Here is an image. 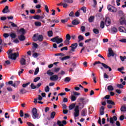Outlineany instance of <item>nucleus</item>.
<instances>
[{"label": "nucleus", "instance_id": "nucleus-1", "mask_svg": "<svg viewBox=\"0 0 126 126\" xmlns=\"http://www.w3.org/2000/svg\"><path fill=\"white\" fill-rule=\"evenodd\" d=\"M78 100L79 102L82 103V104L81 103H79V106L82 105V107H80L81 109H82V108L84 107V105H85V104H87V103L89 102V99L86 97H80L78 98Z\"/></svg>", "mask_w": 126, "mask_h": 126}, {"label": "nucleus", "instance_id": "nucleus-2", "mask_svg": "<svg viewBox=\"0 0 126 126\" xmlns=\"http://www.w3.org/2000/svg\"><path fill=\"white\" fill-rule=\"evenodd\" d=\"M99 63L100 64H101V65H102L104 67V68H105V69H107L108 68L109 71H112V68H111V67L108 66V65H107L106 64H105L104 63H101L100 61L95 62L94 63L92 64L91 66H94L96 65V64H98Z\"/></svg>", "mask_w": 126, "mask_h": 126}, {"label": "nucleus", "instance_id": "nucleus-3", "mask_svg": "<svg viewBox=\"0 0 126 126\" xmlns=\"http://www.w3.org/2000/svg\"><path fill=\"white\" fill-rule=\"evenodd\" d=\"M12 53V50H11L9 52V53H8L9 56L8 57V59L15 60H16V58H17V57H19V53L18 52H17L16 53L11 54Z\"/></svg>", "mask_w": 126, "mask_h": 126}, {"label": "nucleus", "instance_id": "nucleus-4", "mask_svg": "<svg viewBox=\"0 0 126 126\" xmlns=\"http://www.w3.org/2000/svg\"><path fill=\"white\" fill-rule=\"evenodd\" d=\"M51 41L54 43H56L57 44H61V43L63 42V39L62 38H60V36H57L56 37L52 38Z\"/></svg>", "mask_w": 126, "mask_h": 126}, {"label": "nucleus", "instance_id": "nucleus-5", "mask_svg": "<svg viewBox=\"0 0 126 126\" xmlns=\"http://www.w3.org/2000/svg\"><path fill=\"white\" fill-rule=\"evenodd\" d=\"M32 116L33 119H38L40 118L39 117V114H38V110H37V109L36 108H33L32 109Z\"/></svg>", "mask_w": 126, "mask_h": 126}, {"label": "nucleus", "instance_id": "nucleus-6", "mask_svg": "<svg viewBox=\"0 0 126 126\" xmlns=\"http://www.w3.org/2000/svg\"><path fill=\"white\" fill-rule=\"evenodd\" d=\"M70 39H71V37L70 36V35L69 34H67L65 36V40L64 41V44L66 46H67V45H69V43H70Z\"/></svg>", "mask_w": 126, "mask_h": 126}, {"label": "nucleus", "instance_id": "nucleus-7", "mask_svg": "<svg viewBox=\"0 0 126 126\" xmlns=\"http://www.w3.org/2000/svg\"><path fill=\"white\" fill-rule=\"evenodd\" d=\"M79 116V106L77 105L75 106L74 109V117L75 118Z\"/></svg>", "mask_w": 126, "mask_h": 126}, {"label": "nucleus", "instance_id": "nucleus-8", "mask_svg": "<svg viewBox=\"0 0 126 126\" xmlns=\"http://www.w3.org/2000/svg\"><path fill=\"white\" fill-rule=\"evenodd\" d=\"M108 52H109V54L108 55V58H111V57H115V53H114V51L112 50V48H109L108 49Z\"/></svg>", "mask_w": 126, "mask_h": 126}, {"label": "nucleus", "instance_id": "nucleus-9", "mask_svg": "<svg viewBox=\"0 0 126 126\" xmlns=\"http://www.w3.org/2000/svg\"><path fill=\"white\" fill-rule=\"evenodd\" d=\"M77 46H78V44L77 43L72 44L70 46V48H71L70 51L72 52H75V49L77 48Z\"/></svg>", "mask_w": 126, "mask_h": 126}, {"label": "nucleus", "instance_id": "nucleus-10", "mask_svg": "<svg viewBox=\"0 0 126 126\" xmlns=\"http://www.w3.org/2000/svg\"><path fill=\"white\" fill-rule=\"evenodd\" d=\"M58 79H59V76H58V75H54L50 77V80L51 81H57Z\"/></svg>", "mask_w": 126, "mask_h": 126}, {"label": "nucleus", "instance_id": "nucleus-11", "mask_svg": "<svg viewBox=\"0 0 126 126\" xmlns=\"http://www.w3.org/2000/svg\"><path fill=\"white\" fill-rule=\"evenodd\" d=\"M114 121H115V122H116V121H118V118L116 116H114L113 117H111L110 118L109 122L110 124L114 125V124H115V122Z\"/></svg>", "mask_w": 126, "mask_h": 126}, {"label": "nucleus", "instance_id": "nucleus-12", "mask_svg": "<svg viewBox=\"0 0 126 126\" xmlns=\"http://www.w3.org/2000/svg\"><path fill=\"white\" fill-rule=\"evenodd\" d=\"M106 26H110L111 25V19L109 17H106L105 21Z\"/></svg>", "mask_w": 126, "mask_h": 126}, {"label": "nucleus", "instance_id": "nucleus-13", "mask_svg": "<svg viewBox=\"0 0 126 126\" xmlns=\"http://www.w3.org/2000/svg\"><path fill=\"white\" fill-rule=\"evenodd\" d=\"M39 37V33H35L33 35L32 37V40L34 42H36V41H38V38Z\"/></svg>", "mask_w": 126, "mask_h": 126}, {"label": "nucleus", "instance_id": "nucleus-14", "mask_svg": "<svg viewBox=\"0 0 126 126\" xmlns=\"http://www.w3.org/2000/svg\"><path fill=\"white\" fill-rule=\"evenodd\" d=\"M45 18V15L43 14V15L40 16L39 15H36V16L34 17L37 20H40V19H44Z\"/></svg>", "mask_w": 126, "mask_h": 126}, {"label": "nucleus", "instance_id": "nucleus-15", "mask_svg": "<svg viewBox=\"0 0 126 126\" xmlns=\"http://www.w3.org/2000/svg\"><path fill=\"white\" fill-rule=\"evenodd\" d=\"M18 38L20 41H25V39H26V37H25V36H24V34H21L18 36Z\"/></svg>", "mask_w": 126, "mask_h": 126}, {"label": "nucleus", "instance_id": "nucleus-16", "mask_svg": "<svg viewBox=\"0 0 126 126\" xmlns=\"http://www.w3.org/2000/svg\"><path fill=\"white\" fill-rule=\"evenodd\" d=\"M125 17H121L120 19V24L121 25H124V24H125L126 25V20H124Z\"/></svg>", "mask_w": 126, "mask_h": 126}, {"label": "nucleus", "instance_id": "nucleus-17", "mask_svg": "<svg viewBox=\"0 0 126 126\" xmlns=\"http://www.w3.org/2000/svg\"><path fill=\"white\" fill-rule=\"evenodd\" d=\"M104 110H105V107H104V106H101L99 110V114H100V116H103V115H104Z\"/></svg>", "mask_w": 126, "mask_h": 126}, {"label": "nucleus", "instance_id": "nucleus-18", "mask_svg": "<svg viewBox=\"0 0 126 126\" xmlns=\"http://www.w3.org/2000/svg\"><path fill=\"white\" fill-rule=\"evenodd\" d=\"M21 65H25L26 64V60L24 58H22L20 60Z\"/></svg>", "mask_w": 126, "mask_h": 126}, {"label": "nucleus", "instance_id": "nucleus-19", "mask_svg": "<svg viewBox=\"0 0 126 126\" xmlns=\"http://www.w3.org/2000/svg\"><path fill=\"white\" fill-rule=\"evenodd\" d=\"M2 12L3 13H7V12H9V10H8V6H5L2 10Z\"/></svg>", "mask_w": 126, "mask_h": 126}, {"label": "nucleus", "instance_id": "nucleus-20", "mask_svg": "<svg viewBox=\"0 0 126 126\" xmlns=\"http://www.w3.org/2000/svg\"><path fill=\"white\" fill-rule=\"evenodd\" d=\"M87 114V110L85 109L82 111L81 116H82L83 117H86Z\"/></svg>", "mask_w": 126, "mask_h": 126}, {"label": "nucleus", "instance_id": "nucleus-21", "mask_svg": "<svg viewBox=\"0 0 126 126\" xmlns=\"http://www.w3.org/2000/svg\"><path fill=\"white\" fill-rule=\"evenodd\" d=\"M119 31L120 32H123L124 33H126V30L124 28V27H119Z\"/></svg>", "mask_w": 126, "mask_h": 126}, {"label": "nucleus", "instance_id": "nucleus-22", "mask_svg": "<svg viewBox=\"0 0 126 126\" xmlns=\"http://www.w3.org/2000/svg\"><path fill=\"white\" fill-rule=\"evenodd\" d=\"M75 103H72L69 106V110L71 111V110H73L74 108H75Z\"/></svg>", "mask_w": 126, "mask_h": 126}, {"label": "nucleus", "instance_id": "nucleus-23", "mask_svg": "<svg viewBox=\"0 0 126 126\" xmlns=\"http://www.w3.org/2000/svg\"><path fill=\"white\" fill-rule=\"evenodd\" d=\"M27 93V91L24 88H22L20 90V94H25Z\"/></svg>", "mask_w": 126, "mask_h": 126}, {"label": "nucleus", "instance_id": "nucleus-24", "mask_svg": "<svg viewBox=\"0 0 126 126\" xmlns=\"http://www.w3.org/2000/svg\"><path fill=\"white\" fill-rule=\"evenodd\" d=\"M72 24H73V25H78V24H79V21L75 19L72 21Z\"/></svg>", "mask_w": 126, "mask_h": 126}, {"label": "nucleus", "instance_id": "nucleus-25", "mask_svg": "<svg viewBox=\"0 0 126 126\" xmlns=\"http://www.w3.org/2000/svg\"><path fill=\"white\" fill-rule=\"evenodd\" d=\"M55 117H56V112L53 111L50 114V118L53 120L55 119Z\"/></svg>", "mask_w": 126, "mask_h": 126}, {"label": "nucleus", "instance_id": "nucleus-26", "mask_svg": "<svg viewBox=\"0 0 126 126\" xmlns=\"http://www.w3.org/2000/svg\"><path fill=\"white\" fill-rule=\"evenodd\" d=\"M38 39L39 42H42V41L44 40V36H43V35L42 34L38 35Z\"/></svg>", "mask_w": 126, "mask_h": 126}, {"label": "nucleus", "instance_id": "nucleus-27", "mask_svg": "<svg viewBox=\"0 0 126 126\" xmlns=\"http://www.w3.org/2000/svg\"><path fill=\"white\" fill-rule=\"evenodd\" d=\"M10 36L11 38H12V40L13 39H15L16 38V34L15 33L12 32L10 34Z\"/></svg>", "mask_w": 126, "mask_h": 126}, {"label": "nucleus", "instance_id": "nucleus-28", "mask_svg": "<svg viewBox=\"0 0 126 126\" xmlns=\"http://www.w3.org/2000/svg\"><path fill=\"white\" fill-rule=\"evenodd\" d=\"M111 31L112 32H113V33H114V34H116V33L118 32V29H117L115 27H113L111 29Z\"/></svg>", "mask_w": 126, "mask_h": 126}, {"label": "nucleus", "instance_id": "nucleus-29", "mask_svg": "<svg viewBox=\"0 0 126 126\" xmlns=\"http://www.w3.org/2000/svg\"><path fill=\"white\" fill-rule=\"evenodd\" d=\"M107 90L108 91H113L114 90V87L112 85H109L107 87Z\"/></svg>", "mask_w": 126, "mask_h": 126}, {"label": "nucleus", "instance_id": "nucleus-30", "mask_svg": "<svg viewBox=\"0 0 126 126\" xmlns=\"http://www.w3.org/2000/svg\"><path fill=\"white\" fill-rule=\"evenodd\" d=\"M47 74L50 75V76H52V75H54V72H52V70H49L47 71Z\"/></svg>", "mask_w": 126, "mask_h": 126}, {"label": "nucleus", "instance_id": "nucleus-31", "mask_svg": "<svg viewBox=\"0 0 126 126\" xmlns=\"http://www.w3.org/2000/svg\"><path fill=\"white\" fill-rule=\"evenodd\" d=\"M68 59H70V56H65L61 59V60L62 61H65L66 60H68Z\"/></svg>", "mask_w": 126, "mask_h": 126}, {"label": "nucleus", "instance_id": "nucleus-32", "mask_svg": "<svg viewBox=\"0 0 126 126\" xmlns=\"http://www.w3.org/2000/svg\"><path fill=\"white\" fill-rule=\"evenodd\" d=\"M19 32H21L22 33V35H25V30L23 28H22L20 29Z\"/></svg>", "mask_w": 126, "mask_h": 126}, {"label": "nucleus", "instance_id": "nucleus-33", "mask_svg": "<svg viewBox=\"0 0 126 126\" xmlns=\"http://www.w3.org/2000/svg\"><path fill=\"white\" fill-rule=\"evenodd\" d=\"M70 80H71V79L70 78V77H66V78H65L64 81L65 82H69V81H70Z\"/></svg>", "mask_w": 126, "mask_h": 126}, {"label": "nucleus", "instance_id": "nucleus-34", "mask_svg": "<svg viewBox=\"0 0 126 126\" xmlns=\"http://www.w3.org/2000/svg\"><path fill=\"white\" fill-rule=\"evenodd\" d=\"M48 37H53V31H49L47 32Z\"/></svg>", "mask_w": 126, "mask_h": 126}, {"label": "nucleus", "instance_id": "nucleus-35", "mask_svg": "<svg viewBox=\"0 0 126 126\" xmlns=\"http://www.w3.org/2000/svg\"><path fill=\"white\" fill-rule=\"evenodd\" d=\"M93 31L94 33V34H99V30L97 29H94Z\"/></svg>", "mask_w": 126, "mask_h": 126}, {"label": "nucleus", "instance_id": "nucleus-36", "mask_svg": "<svg viewBox=\"0 0 126 126\" xmlns=\"http://www.w3.org/2000/svg\"><path fill=\"white\" fill-rule=\"evenodd\" d=\"M34 24L35 26L40 27L42 25V24L40 23V22H35Z\"/></svg>", "mask_w": 126, "mask_h": 126}, {"label": "nucleus", "instance_id": "nucleus-37", "mask_svg": "<svg viewBox=\"0 0 126 126\" xmlns=\"http://www.w3.org/2000/svg\"><path fill=\"white\" fill-rule=\"evenodd\" d=\"M107 104H110L111 105H115V102L111 100H107Z\"/></svg>", "mask_w": 126, "mask_h": 126}, {"label": "nucleus", "instance_id": "nucleus-38", "mask_svg": "<svg viewBox=\"0 0 126 126\" xmlns=\"http://www.w3.org/2000/svg\"><path fill=\"white\" fill-rule=\"evenodd\" d=\"M78 38L79 42H80V41H83V40H84V37H83V36L81 35H79Z\"/></svg>", "mask_w": 126, "mask_h": 126}, {"label": "nucleus", "instance_id": "nucleus-39", "mask_svg": "<svg viewBox=\"0 0 126 126\" xmlns=\"http://www.w3.org/2000/svg\"><path fill=\"white\" fill-rule=\"evenodd\" d=\"M89 22H93L94 21V16H91L89 19Z\"/></svg>", "mask_w": 126, "mask_h": 126}, {"label": "nucleus", "instance_id": "nucleus-40", "mask_svg": "<svg viewBox=\"0 0 126 126\" xmlns=\"http://www.w3.org/2000/svg\"><path fill=\"white\" fill-rule=\"evenodd\" d=\"M112 5H108L107 6V9L110 11H111V12H114V9H112Z\"/></svg>", "mask_w": 126, "mask_h": 126}, {"label": "nucleus", "instance_id": "nucleus-41", "mask_svg": "<svg viewBox=\"0 0 126 126\" xmlns=\"http://www.w3.org/2000/svg\"><path fill=\"white\" fill-rule=\"evenodd\" d=\"M105 27V22L104 21H101L100 22V28H102V29H104Z\"/></svg>", "mask_w": 126, "mask_h": 126}, {"label": "nucleus", "instance_id": "nucleus-42", "mask_svg": "<svg viewBox=\"0 0 126 126\" xmlns=\"http://www.w3.org/2000/svg\"><path fill=\"white\" fill-rule=\"evenodd\" d=\"M31 88L32 89H36L37 87L34 84V83H32L31 85Z\"/></svg>", "mask_w": 126, "mask_h": 126}, {"label": "nucleus", "instance_id": "nucleus-43", "mask_svg": "<svg viewBox=\"0 0 126 126\" xmlns=\"http://www.w3.org/2000/svg\"><path fill=\"white\" fill-rule=\"evenodd\" d=\"M44 6L46 12H47V13H49V7H48V5H44Z\"/></svg>", "mask_w": 126, "mask_h": 126}, {"label": "nucleus", "instance_id": "nucleus-44", "mask_svg": "<svg viewBox=\"0 0 126 126\" xmlns=\"http://www.w3.org/2000/svg\"><path fill=\"white\" fill-rule=\"evenodd\" d=\"M63 1L67 3H72L73 0H63Z\"/></svg>", "mask_w": 126, "mask_h": 126}, {"label": "nucleus", "instance_id": "nucleus-45", "mask_svg": "<svg viewBox=\"0 0 126 126\" xmlns=\"http://www.w3.org/2000/svg\"><path fill=\"white\" fill-rule=\"evenodd\" d=\"M29 84H30V82H28V83H26V84H23L22 85V87H23V88H26V87H27V86H28L29 85Z\"/></svg>", "mask_w": 126, "mask_h": 126}, {"label": "nucleus", "instance_id": "nucleus-46", "mask_svg": "<svg viewBox=\"0 0 126 126\" xmlns=\"http://www.w3.org/2000/svg\"><path fill=\"white\" fill-rule=\"evenodd\" d=\"M121 112H126V107L122 106L120 109Z\"/></svg>", "mask_w": 126, "mask_h": 126}, {"label": "nucleus", "instance_id": "nucleus-47", "mask_svg": "<svg viewBox=\"0 0 126 126\" xmlns=\"http://www.w3.org/2000/svg\"><path fill=\"white\" fill-rule=\"evenodd\" d=\"M45 91L46 93L49 92V91H50V87H49V86H46V87H45Z\"/></svg>", "mask_w": 126, "mask_h": 126}, {"label": "nucleus", "instance_id": "nucleus-48", "mask_svg": "<svg viewBox=\"0 0 126 126\" xmlns=\"http://www.w3.org/2000/svg\"><path fill=\"white\" fill-rule=\"evenodd\" d=\"M9 23L11 24L12 27H17V25L15 24L14 23L10 22Z\"/></svg>", "mask_w": 126, "mask_h": 126}, {"label": "nucleus", "instance_id": "nucleus-49", "mask_svg": "<svg viewBox=\"0 0 126 126\" xmlns=\"http://www.w3.org/2000/svg\"><path fill=\"white\" fill-rule=\"evenodd\" d=\"M118 14L119 15V16H122V17H124V16H123V15H124V12H123V11L120 10L118 12Z\"/></svg>", "mask_w": 126, "mask_h": 126}, {"label": "nucleus", "instance_id": "nucleus-50", "mask_svg": "<svg viewBox=\"0 0 126 126\" xmlns=\"http://www.w3.org/2000/svg\"><path fill=\"white\" fill-rule=\"evenodd\" d=\"M76 100V97L73 95H72L71 96V100L73 101Z\"/></svg>", "mask_w": 126, "mask_h": 126}, {"label": "nucleus", "instance_id": "nucleus-51", "mask_svg": "<svg viewBox=\"0 0 126 126\" xmlns=\"http://www.w3.org/2000/svg\"><path fill=\"white\" fill-rule=\"evenodd\" d=\"M57 125L58 126H64L63 124H62V122L60 120H58L57 121Z\"/></svg>", "mask_w": 126, "mask_h": 126}, {"label": "nucleus", "instance_id": "nucleus-52", "mask_svg": "<svg viewBox=\"0 0 126 126\" xmlns=\"http://www.w3.org/2000/svg\"><path fill=\"white\" fill-rule=\"evenodd\" d=\"M40 77H36L34 79L33 82H37V81H39V80H40Z\"/></svg>", "mask_w": 126, "mask_h": 126}, {"label": "nucleus", "instance_id": "nucleus-53", "mask_svg": "<svg viewBox=\"0 0 126 126\" xmlns=\"http://www.w3.org/2000/svg\"><path fill=\"white\" fill-rule=\"evenodd\" d=\"M32 46L33 48H35V49H37V48H38V44L35 42L32 43Z\"/></svg>", "mask_w": 126, "mask_h": 126}, {"label": "nucleus", "instance_id": "nucleus-54", "mask_svg": "<svg viewBox=\"0 0 126 126\" xmlns=\"http://www.w3.org/2000/svg\"><path fill=\"white\" fill-rule=\"evenodd\" d=\"M38 72H39V68H36L34 73V75H37V74H38Z\"/></svg>", "mask_w": 126, "mask_h": 126}, {"label": "nucleus", "instance_id": "nucleus-55", "mask_svg": "<svg viewBox=\"0 0 126 126\" xmlns=\"http://www.w3.org/2000/svg\"><path fill=\"white\" fill-rule=\"evenodd\" d=\"M59 22H60V21H59V20H53L51 21V23H59Z\"/></svg>", "mask_w": 126, "mask_h": 126}, {"label": "nucleus", "instance_id": "nucleus-56", "mask_svg": "<svg viewBox=\"0 0 126 126\" xmlns=\"http://www.w3.org/2000/svg\"><path fill=\"white\" fill-rule=\"evenodd\" d=\"M24 116V119H27V118H29V117H30V115H29L28 113H25Z\"/></svg>", "mask_w": 126, "mask_h": 126}, {"label": "nucleus", "instance_id": "nucleus-57", "mask_svg": "<svg viewBox=\"0 0 126 126\" xmlns=\"http://www.w3.org/2000/svg\"><path fill=\"white\" fill-rule=\"evenodd\" d=\"M126 59V56H120V60H121L122 62H125V60Z\"/></svg>", "mask_w": 126, "mask_h": 126}, {"label": "nucleus", "instance_id": "nucleus-58", "mask_svg": "<svg viewBox=\"0 0 126 126\" xmlns=\"http://www.w3.org/2000/svg\"><path fill=\"white\" fill-rule=\"evenodd\" d=\"M81 10H82L84 13H86V7L85 6H83L81 8Z\"/></svg>", "mask_w": 126, "mask_h": 126}, {"label": "nucleus", "instance_id": "nucleus-59", "mask_svg": "<svg viewBox=\"0 0 126 126\" xmlns=\"http://www.w3.org/2000/svg\"><path fill=\"white\" fill-rule=\"evenodd\" d=\"M67 50H68V48H67V47H66V46L63 47V48L61 49V51H67Z\"/></svg>", "mask_w": 126, "mask_h": 126}, {"label": "nucleus", "instance_id": "nucleus-60", "mask_svg": "<svg viewBox=\"0 0 126 126\" xmlns=\"http://www.w3.org/2000/svg\"><path fill=\"white\" fill-rule=\"evenodd\" d=\"M20 116L21 117H24V113H23L22 110L20 111Z\"/></svg>", "mask_w": 126, "mask_h": 126}, {"label": "nucleus", "instance_id": "nucleus-61", "mask_svg": "<svg viewBox=\"0 0 126 126\" xmlns=\"http://www.w3.org/2000/svg\"><path fill=\"white\" fill-rule=\"evenodd\" d=\"M9 36V34L8 33H5L3 34V37H4V38H8Z\"/></svg>", "mask_w": 126, "mask_h": 126}, {"label": "nucleus", "instance_id": "nucleus-62", "mask_svg": "<svg viewBox=\"0 0 126 126\" xmlns=\"http://www.w3.org/2000/svg\"><path fill=\"white\" fill-rule=\"evenodd\" d=\"M117 87H118V88L123 89V88H124V86L122 84H117Z\"/></svg>", "mask_w": 126, "mask_h": 126}, {"label": "nucleus", "instance_id": "nucleus-63", "mask_svg": "<svg viewBox=\"0 0 126 126\" xmlns=\"http://www.w3.org/2000/svg\"><path fill=\"white\" fill-rule=\"evenodd\" d=\"M104 78L108 79L109 78V76L106 73H104L103 75Z\"/></svg>", "mask_w": 126, "mask_h": 126}, {"label": "nucleus", "instance_id": "nucleus-64", "mask_svg": "<svg viewBox=\"0 0 126 126\" xmlns=\"http://www.w3.org/2000/svg\"><path fill=\"white\" fill-rule=\"evenodd\" d=\"M28 126H35L33 124H32L31 122L27 123Z\"/></svg>", "mask_w": 126, "mask_h": 126}]
</instances>
